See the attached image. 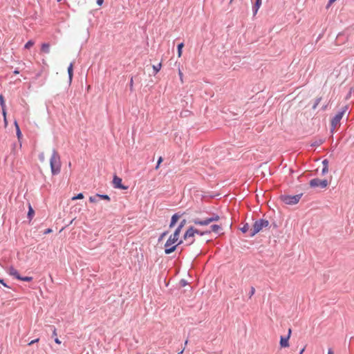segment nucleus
<instances>
[{
  "instance_id": "1",
  "label": "nucleus",
  "mask_w": 354,
  "mask_h": 354,
  "mask_svg": "<svg viewBox=\"0 0 354 354\" xmlns=\"http://www.w3.org/2000/svg\"><path fill=\"white\" fill-rule=\"evenodd\" d=\"M50 166L51 173L53 176L57 175L61 171V160L58 152L54 149L50 158Z\"/></svg>"
},
{
  "instance_id": "2",
  "label": "nucleus",
  "mask_w": 354,
  "mask_h": 354,
  "mask_svg": "<svg viewBox=\"0 0 354 354\" xmlns=\"http://www.w3.org/2000/svg\"><path fill=\"white\" fill-rule=\"evenodd\" d=\"M270 225V223L268 220L261 218L259 220H257L253 225L252 228L250 231V234L248 236L253 237L257 233H259L260 231H261L263 228L268 227Z\"/></svg>"
},
{
  "instance_id": "3",
  "label": "nucleus",
  "mask_w": 354,
  "mask_h": 354,
  "mask_svg": "<svg viewBox=\"0 0 354 354\" xmlns=\"http://www.w3.org/2000/svg\"><path fill=\"white\" fill-rule=\"evenodd\" d=\"M219 219L220 216L218 214L212 213L210 217L206 218L205 219L195 218L192 220V222H193L195 225L203 226L207 225L212 222L218 221Z\"/></svg>"
},
{
  "instance_id": "4",
  "label": "nucleus",
  "mask_w": 354,
  "mask_h": 354,
  "mask_svg": "<svg viewBox=\"0 0 354 354\" xmlns=\"http://www.w3.org/2000/svg\"><path fill=\"white\" fill-rule=\"evenodd\" d=\"M302 196H303L302 193L296 194L294 196L284 194V195H281L280 196V198H281V201H283V203H285L287 205H295L299 201V200Z\"/></svg>"
},
{
  "instance_id": "5",
  "label": "nucleus",
  "mask_w": 354,
  "mask_h": 354,
  "mask_svg": "<svg viewBox=\"0 0 354 354\" xmlns=\"http://www.w3.org/2000/svg\"><path fill=\"white\" fill-rule=\"evenodd\" d=\"M186 223H187V221L185 218L180 221L179 225L174 230L173 234H171L169 237V243H171L172 241L178 242L180 241L179 236H180V232H181L182 229L183 228V227L185 225Z\"/></svg>"
},
{
  "instance_id": "6",
  "label": "nucleus",
  "mask_w": 354,
  "mask_h": 354,
  "mask_svg": "<svg viewBox=\"0 0 354 354\" xmlns=\"http://www.w3.org/2000/svg\"><path fill=\"white\" fill-rule=\"evenodd\" d=\"M182 243L183 240H180L178 242L172 241L171 243H169L168 239L166 243H165V254H169L174 252L177 249L178 246L181 245Z\"/></svg>"
},
{
  "instance_id": "7",
  "label": "nucleus",
  "mask_w": 354,
  "mask_h": 354,
  "mask_svg": "<svg viewBox=\"0 0 354 354\" xmlns=\"http://www.w3.org/2000/svg\"><path fill=\"white\" fill-rule=\"evenodd\" d=\"M309 185L311 187H320L322 189L326 188L328 185V181L326 179L321 180L318 178H313L310 180Z\"/></svg>"
},
{
  "instance_id": "8",
  "label": "nucleus",
  "mask_w": 354,
  "mask_h": 354,
  "mask_svg": "<svg viewBox=\"0 0 354 354\" xmlns=\"http://www.w3.org/2000/svg\"><path fill=\"white\" fill-rule=\"evenodd\" d=\"M113 185L114 188L120 189H127L128 187L124 185L122 183V178L115 175L113 178Z\"/></svg>"
},
{
  "instance_id": "9",
  "label": "nucleus",
  "mask_w": 354,
  "mask_h": 354,
  "mask_svg": "<svg viewBox=\"0 0 354 354\" xmlns=\"http://www.w3.org/2000/svg\"><path fill=\"white\" fill-rule=\"evenodd\" d=\"M185 214V212H178L176 213H175L174 214H173L171 218L170 223L169 225V228L174 227L176 225V224L177 223V222L178 221V220L180 218V217L182 216H183Z\"/></svg>"
},
{
  "instance_id": "10",
  "label": "nucleus",
  "mask_w": 354,
  "mask_h": 354,
  "mask_svg": "<svg viewBox=\"0 0 354 354\" xmlns=\"http://www.w3.org/2000/svg\"><path fill=\"white\" fill-rule=\"evenodd\" d=\"M343 117V112H338L331 120V127L332 129L331 131H333L335 128L338 125L340 122L341 119Z\"/></svg>"
},
{
  "instance_id": "11",
  "label": "nucleus",
  "mask_w": 354,
  "mask_h": 354,
  "mask_svg": "<svg viewBox=\"0 0 354 354\" xmlns=\"http://www.w3.org/2000/svg\"><path fill=\"white\" fill-rule=\"evenodd\" d=\"M195 233H198L197 232V229L194 228L193 226H190L185 232L183 235V239L187 240L190 238H193L195 235Z\"/></svg>"
},
{
  "instance_id": "12",
  "label": "nucleus",
  "mask_w": 354,
  "mask_h": 354,
  "mask_svg": "<svg viewBox=\"0 0 354 354\" xmlns=\"http://www.w3.org/2000/svg\"><path fill=\"white\" fill-rule=\"evenodd\" d=\"M289 336H281L279 344L281 348H286L289 346Z\"/></svg>"
},
{
  "instance_id": "13",
  "label": "nucleus",
  "mask_w": 354,
  "mask_h": 354,
  "mask_svg": "<svg viewBox=\"0 0 354 354\" xmlns=\"http://www.w3.org/2000/svg\"><path fill=\"white\" fill-rule=\"evenodd\" d=\"M262 3V0H255L252 6L253 15H256Z\"/></svg>"
},
{
  "instance_id": "14",
  "label": "nucleus",
  "mask_w": 354,
  "mask_h": 354,
  "mask_svg": "<svg viewBox=\"0 0 354 354\" xmlns=\"http://www.w3.org/2000/svg\"><path fill=\"white\" fill-rule=\"evenodd\" d=\"M8 273L10 275L14 277L15 279H17L18 280L21 279V276L19 274V272L13 267H10L9 268Z\"/></svg>"
},
{
  "instance_id": "15",
  "label": "nucleus",
  "mask_w": 354,
  "mask_h": 354,
  "mask_svg": "<svg viewBox=\"0 0 354 354\" xmlns=\"http://www.w3.org/2000/svg\"><path fill=\"white\" fill-rule=\"evenodd\" d=\"M69 82H72L73 76V64L71 63L67 69Z\"/></svg>"
},
{
  "instance_id": "16",
  "label": "nucleus",
  "mask_w": 354,
  "mask_h": 354,
  "mask_svg": "<svg viewBox=\"0 0 354 354\" xmlns=\"http://www.w3.org/2000/svg\"><path fill=\"white\" fill-rule=\"evenodd\" d=\"M41 50L43 53H49V52H50V45H49V44H48V43L42 44L41 48Z\"/></svg>"
},
{
  "instance_id": "17",
  "label": "nucleus",
  "mask_w": 354,
  "mask_h": 354,
  "mask_svg": "<svg viewBox=\"0 0 354 354\" xmlns=\"http://www.w3.org/2000/svg\"><path fill=\"white\" fill-rule=\"evenodd\" d=\"M222 230V227L221 225L214 224L211 225V232H215L216 234L219 233V231Z\"/></svg>"
},
{
  "instance_id": "18",
  "label": "nucleus",
  "mask_w": 354,
  "mask_h": 354,
  "mask_svg": "<svg viewBox=\"0 0 354 354\" xmlns=\"http://www.w3.org/2000/svg\"><path fill=\"white\" fill-rule=\"evenodd\" d=\"M34 214H35V211L32 209V207H31L30 204H29L28 212V214H27L28 218L31 220L32 218V217L34 216Z\"/></svg>"
},
{
  "instance_id": "19",
  "label": "nucleus",
  "mask_w": 354,
  "mask_h": 354,
  "mask_svg": "<svg viewBox=\"0 0 354 354\" xmlns=\"http://www.w3.org/2000/svg\"><path fill=\"white\" fill-rule=\"evenodd\" d=\"M15 128H16L17 136L18 139H20V138L21 137L22 134H21V131L20 130V128H19L17 121L15 122Z\"/></svg>"
},
{
  "instance_id": "20",
  "label": "nucleus",
  "mask_w": 354,
  "mask_h": 354,
  "mask_svg": "<svg viewBox=\"0 0 354 354\" xmlns=\"http://www.w3.org/2000/svg\"><path fill=\"white\" fill-rule=\"evenodd\" d=\"M96 196H98V198L100 199L106 200L107 201H110L111 200L109 196L107 194H96Z\"/></svg>"
},
{
  "instance_id": "21",
  "label": "nucleus",
  "mask_w": 354,
  "mask_h": 354,
  "mask_svg": "<svg viewBox=\"0 0 354 354\" xmlns=\"http://www.w3.org/2000/svg\"><path fill=\"white\" fill-rule=\"evenodd\" d=\"M184 46V44L183 42L180 43L177 46V51H178V56L180 57L182 55V50Z\"/></svg>"
},
{
  "instance_id": "22",
  "label": "nucleus",
  "mask_w": 354,
  "mask_h": 354,
  "mask_svg": "<svg viewBox=\"0 0 354 354\" xmlns=\"http://www.w3.org/2000/svg\"><path fill=\"white\" fill-rule=\"evenodd\" d=\"M250 225L248 223H244L243 226L240 228V230L243 233H246L249 231Z\"/></svg>"
},
{
  "instance_id": "23",
  "label": "nucleus",
  "mask_w": 354,
  "mask_h": 354,
  "mask_svg": "<svg viewBox=\"0 0 354 354\" xmlns=\"http://www.w3.org/2000/svg\"><path fill=\"white\" fill-rule=\"evenodd\" d=\"M160 68H161V64L160 63H159L157 65H153V69L154 74H156L158 72H159Z\"/></svg>"
},
{
  "instance_id": "24",
  "label": "nucleus",
  "mask_w": 354,
  "mask_h": 354,
  "mask_svg": "<svg viewBox=\"0 0 354 354\" xmlns=\"http://www.w3.org/2000/svg\"><path fill=\"white\" fill-rule=\"evenodd\" d=\"M137 77V75L133 77V76H131V79H130V82H129V88H130V91H133V79H136Z\"/></svg>"
},
{
  "instance_id": "25",
  "label": "nucleus",
  "mask_w": 354,
  "mask_h": 354,
  "mask_svg": "<svg viewBox=\"0 0 354 354\" xmlns=\"http://www.w3.org/2000/svg\"><path fill=\"white\" fill-rule=\"evenodd\" d=\"M322 100V97H317L315 99V103L313 106V109H315L317 108V106H318V104H319V102H321Z\"/></svg>"
},
{
  "instance_id": "26",
  "label": "nucleus",
  "mask_w": 354,
  "mask_h": 354,
  "mask_svg": "<svg viewBox=\"0 0 354 354\" xmlns=\"http://www.w3.org/2000/svg\"><path fill=\"white\" fill-rule=\"evenodd\" d=\"M34 45V41L32 40H29L26 42V44L24 46V48L26 49H29L30 47H32Z\"/></svg>"
},
{
  "instance_id": "27",
  "label": "nucleus",
  "mask_w": 354,
  "mask_h": 354,
  "mask_svg": "<svg viewBox=\"0 0 354 354\" xmlns=\"http://www.w3.org/2000/svg\"><path fill=\"white\" fill-rule=\"evenodd\" d=\"M0 105L1 108H6L4 97L3 95H0Z\"/></svg>"
},
{
  "instance_id": "28",
  "label": "nucleus",
  "mask_w": 354,
  "mask_h": 354,
  "mask_svg": "<svg viewBox=\"0 0 354 354\" xmlns=\"http://www.w3.org/2000/svg\"><path fill=\"white\" fill-rule=\"evenodd\" d=\"M322 143H323V140L320 139V140H316L315 142L312 143L311 146L318 147V146L321 145Z\"/></svg>"
},
{
  "instance_id": "29",
  "label": "nucleus",
  "mask_w": 354,
  "mask_h": 354,
  "mask_svg": "<svg viewBox=\"0 0 354 354\" xmlns=\"http://www.w3.org/2000/svg\"><path fill=\"white\" fill-rule=\"evenodd\" d=\"M84 198V194L82 193H79L76 196H73L72 198V200H77V199H82Z\"/></svg>"
},
{
  "instance_id": "30",
  "label": "nucleus",
  "mask_w": 354,
  "mask_h": 354,
  "mask_svg": "<svg viewBox=\"0 0 354 354\" xmlns=\"http://www.w3.org/2000/svg\"><path fill=\"white\" fill-rule=\"evenodd\" d=\"M188 284L187 280L182 279L179 281V285L180 287H185Z\"/></svg>"
},
{
  "instance_id": "31",
  "label": "nucleus",
  "mask_w": 354,
  "mask_h": 354,
  "mask_svg": "<svg viewBox=\"0 0 354 354\" xmlns=\"http://www.w3.org/2000/svg\"><path fill=\"white\" fill-rule=\"evenodd\" d=\"M197 232L198 233H195V234H198L200 236H203L205 234H209L211 232V231H201L199 230H197Z\"/></svg>"
},
{
  "instance_id": "32",
  "label": "nucleus",
  "mask_w": 354,
  "mask_h": 354,
  "mask_svg": "<svg viewBox=\"0 0 354 354\" xmlns=\"http://www.w3.org/2000/svg\"><path fill=\"white\" fill-rule=\"evenodd\" d=\"M97 198L98 196H96V194L95 196H91L89 197V201L91 203H96L97 202Z\"/></svg>"
},
{
  "instance_id": "33",
  "label": "nucleus",
  "mask_w": 354,
  "mask_h": 354,
  "mask_svg": "<svg viewBox=\"0 0 354 354\" xmlns=\"http://www.w3.org/2000/svg\"><path fill=\"white\" fill-rule=\"evenodd\" d=\"M32 279L33 278L32 277H21V279H20L19 280L24 281H31Z\"/></svg>"
},
{
  "instance_id": "34",
  "label": "nucleus",
  "mask_w": 354,
  "mask_h": 354,
  "mask_svg": "<svg viewBox=\"0 0 354 354\" xmlns=\"http://www.w3.org/2000/svg\"><path fill=\"white\" fill-rule=\"evenodd\" d=\"M167 234H168L167 231L162 232L158 238V242L161 241L163 239V238L167 236Z\"/></svg>"
},
{
  "instance_id": "35",
  "label": "nucleus",
  "mask_w": 354,
  "mask_h": 354,
  "mask_svg": "<svg viewBox=\"0 0 354 354\" xmlns=\"http://www.w3.org/2000/svg\"><path fill=\"white\" fill-rule=\"evenodd\" d=\"M162 160H163V158L162 157H159L157 164H156V166L155 167L156 169H158L159 168L160 165L162 162Z\"/></svg>"
},
{
  "instance_id": "36",
  "label": "nucleus",
  "mask_w": 354,
  "mask_h": 354,
  "mask_svg": "<svg viewBox=\"0 0 354 354\" xmlns=\"http://www.w3.org/2000/svg\"><path fill=\"white\" fill-rule=\"evenodd\" d=\"M322 165L324 167L328 168V160L327 159H324L322 161Z\"/></svg>"
},
{
  "instance_id": "37",
  "label": "nucleus",
  "mask_w": 354,
  "mask_h": 354,
  "mask_svg": "<svg viewBox=\"0 0 354 354\" xmlns=\"http://www.w3.org/2000/svg\"><path fill=\"white\" fill-rule=\"evenodd\" d=\"M255 292V288L254 287L250 288V291L249 292V297H251Z\"/></svg>"
},
{
  "instance_id": "38",
  "label": "nucleus",
  "mask_w": 354,
  "mask_h": 354,
  "mask_svg": "<svg viewBox=\"0 0 354 354\" xmlns=\"http://www.w3.org/2000/svg\"><path fill=\"white\" fill-rule=\"evenodd\" d=\"M39 341V338L35 339H33V340L30 341V342L28 343V345L30 346V345H32V344H35V343L38 342Z\"/></svg>"
},
{
  "instance_id": "39",
  "label": "nucleus",
  "mask_w": 354,
  "mask_h": 354,
  "mask_svg": "<svg viewBox=\"0 0 354 354\" xmlns=\"http://www.w3.org/2000/svg\"><path fill=\"white\" fill-rule=\"evenodd\" d=\"M328 168L323 167L322 170V174L325 175L326 174L328 173Z\"/></svg>"
},
{
  "instance_id": "40",
  "label": "nucleus",
  "mask_w": 354,
  "mask_h": 354,
  "mask_svg": "<svg viewBox=\"0 0 354 354\" xmlns=\"http://www.w3.org/2000/svg\"><path fill=\"white\" fill-rule=\"evenodd\" d=\"M347 109H348V106L346 105L342 108V110L339 112H343V115H344L345 113V112L347 111Z\"/></svg>"
},
{
  "instance_id": "41",
  "label": "nucleus",
  "mask_w": 354,
  "mask_h": 354,
  "mask_svg": "<svg viewBox=\"0 0 354 354\" xmlns=\"http://www.w3.org/2000/svg\"><path fill=\"white\" fill-rule=\"evenodd\" d=\"M3 118H6V108H1Z\"/></svg>"
},
{
  "instance_id": "42",
  "label": "nucleus",
  "mask_w": 354,
  "mask_h": 354,
  "mask_svg": "<svg viewBox=\"0 0 354 354\" xmlns=\"http://www.w3.org/2000/svg\"><path fill=\"white\" fill-rule=\"evenodd\" d=\"M52 230L50 228H48L46 230H45V231L44 232V234H48L50 232H52Z\"/></svg>"
},
{
  "instance_id": "43",
  "label": "nucleus",
  "mask_w": 354,
  "mask_h": 354,
  "mask_svg": "<svg viewBox=\"0 0 354 354\" xmlns=\"http://www.w3.org/2000/svg\"><path fill=\"white\" fill-rule=\"evenodd\" d=\"M178 75H179V77H180V79L181 82H183V73L181 72L180 69H178Z\"/></svg>"
},
{
  "instance_id": "44",
  "label": "nucleus",
  "mask_w": 354,
  "mask_h": 354,
  "mask_svg": "<svg viewBox=\"0 0 354 354\" xmlns=\"http://www.w3.org/2000/svg\"><path fill=\"white\" fill-rule=\"evenodd\" d=\"M0 283L4 286V287H6V288H10L9 286H8V284L4 282V281L3 279H1V281H0Z\"/></svg>"
},
{
  "instance_id": "45",
  "label": "nucleus",
  "mask_w": 354,
  "mask_h": 354,
  "mask_svg": "<svg viewBox=\"0 0 354 354\" xmlns=\"http://www.w3.org/2000/svg\"><path fill=\"white\" fill-rule=\"evenodd\" d=\"M104 2V0H97L96 3L98 6H102Z\"/></svg>"
},
{
  "instance_id": "46",
  "label": "nucleus",
  "mask_w": 354,
  "mask_h": 354,
  "mask_svg": "<svg viewBox=\"0 0 354 354\" xmlns=\"http://www.w3.org/2000/svg\"><path fill=\"white\" fill-rule=\"evenodd\" d=\"M55 343H57L58 344H61V342L59 341V339L57 337L55 338Z\"/></svg>"
},
{
  "instance_id": "47",
  "label": "nucleus",
  "mask_w": 354,
  "mask_h": 354,
  "mask_svg": "<svg viewBox=\"0 0 354 354\" xmlns=\"http://www.w3.org/2000/svg\"><path fill=\"white\" fill-rule=\"evenodd\" d=\"M336 0H329L328 3V6H329L330 4H332L333 2H335Z\"/></svg>"
},
{
  "instance_id": "48",
  "label": "nucleus",
  "mask_w": 354,
  "mask_h": 354,
  "mask_svg": "<svg viewBox=\"0 0 354 354\" xmlns=\"http://www.w3.org/2000/svg\"><path fill=\"white\" fill-rule=\"evenodd\" d=\"M327 108H328V104H326V105H324V106L322 107V109L323 111H325V110H326V109H327Z\"/></svg>"
},
{
  "instance_id": "49",
  "label": "nucleus",
  "mask_w": 354,
  "mask_h": 354,
  "mask_svg": "<svg viewBox=\"0 0 354 354\" xmlns=\"http://www.w3.org/2000/svg\"><path fill=\"white\" fill-rule=\"evenodd\" d=\"M13 73L15 74V75H17L19 73V71L17 68L15 69L14 71H13Z\"/></svg>"
},
{
  "instance_id": "50",
  "label": "nucleus",
  "mask_w": 354,
  "mask_h": 354,
  "mask_svg": "<svg viewBox=\"0 0 354 354\" xmlns=\"http://www.w3.org/2000/svg\"><path fill=\"white\" fill-rule=\"evenodd\" d=\"M272 226H273V227H274V228H276V227H277V225L274 223H272V225H269V226H268V227H271Z\"/></svg>"
},
{
  "instance_id": "51",
  "label": "nucleus",
  "mask_w": 354,
  "mask_h": 354,
  "mask_svg": "<svg viewBox=\"0 0 354 354\" xmlns=\"http://www.w3.org/2000/svg\"><path fill=\"white\" fill-rule=\"evenodd\" d=\"M328 354H334L333 353V351L331 348H329L328 351Z\"/></svg>"
},
{
  "instance_id": "52",
  "label": "nucleus",
  "mask_w": 354,
  "mask_h": 354,
  "mask_svg": "<svg viewBox=\"0 0 354 354\" xmlns=\"http://www.w3.org/2000/svg\"><path fill=\"white\" fill-rule=\"evenodd\" d=\"M290 335H291V329L289 328L288 335L286 336H289V338H290Z\"/></svg>"
},
{
  "instance_id": "53",
  "label": "nucleus",
  "mask_w": 354,
  "mask_h": 354,
  "mask_svg": "<svg viewBox=\"0 0 354 354\" xmlns=\"http://www.w3.org/2000/svg\"><path fill=\"white\" fill-rule=\"evenodd\" d=\"M304 351H305V347H304L303 348L301 349V351H299V354H303Z\"/></svg>"
},
{
  "instance_id": "54",
  "label": "nucleus",
  "mask_w": 354,
  "mask_h": 354,
  "mask_svg": "<svg viewBox=\"0 0 354 354\" xmlns=\"http://www.w3.org/2000/svg\"><path fill=\"white\" fill-rule=\"evenodd\" d=\"M53 336H57L56 329L55 328H54V330H53Z\"/></svg>"
},
{
  "instance_id": "55",
  "label": "nucleus",
  "mask_w": 354,
  "mask_h": 354,
  "mask_svg": "<svg viewBox=\"0 0 354 354\" xmlns=\"http://www.w3.org/2000/svg\"><path fill=\"white\" fill-rule=\"evenodd\" d=\"M39 158L41 160H44V155L43 153H41V155H39Z\"/></svg>"
},
{
  "instance_id": "56",
  "label": "nucleus",
  "mask_w": 354,
  "mask_h": 354,
  "mask_svg": "<svg viewBox=\"0 0 354 354\" xmlns=\"http://www.w3.org/2000/svg\"><path fill=\"white\" fill-rule=\"evenodd\" d=\"M3 119H4L5 125L6 126L8 124L7 119H6V118H3Z\"/></svg>"
},
{
  "instance_id": "57",
  "label": "nucleus",
  "mask_w": 354,
  "mask_h": 354,
  "mask_svg": "<svg viewBox=\"0 0 354 354\" xmlns=\"http://www.w3.org/2000/svg\"><path fill=\"white\" fill-rule=\"evenodd\" d=\"M194 241H195V240H194V239H193L192 240V241H191L188 245H191V244H192V243L194 242Z\"/></svg>"
},
{
  "instance_id": "58",
  "label": "nucleus",
  "mask_w": 354,
  "mask_h": 354,
  "mask_svg": "<svg viewBox=\"0 0 354 354\" xmlns=\"http://www.w3.org/2000/svg\"><path fill=\"white\" fill-rule=\"evenodd\" d=\"M184 349H185V348H183V350H181L180 352H178V354H182V353H183V351H184Z\"/></svg>"
},
{
  "instance_id": "59",
  "label": "nucleus",
  "mask_w": 354,
  "mask_h": 354,
  "mask_svg": "<svg viewBox=\"0 0 354 354\" xmlns=\"http://www.w3.org/2000/svg\"><path fill=\"white\" fill-rule=\"evenodd\" d=\"M187 342H188V340H187H187H185V345H187Z\"/></svg>"
},
{
  "instance_id": "60",
  "label": "nucleus",
  "mask_w": 354,
  "mask_h": 354,
  "mask_svg": "<svg viewBox=\"0 0 354 354\" xmlns=\"http://www.w3.org/2000/svg\"><path fill=\"white\" fill-rule=\"evenodd\" d=\"M186 113H185V115H187V113H189V111H185Z\"/></svg>"
},
{
  "instance_id": "61",
  "label": "nucleus",
  "mask_w": 354,
  "mask_h": 354,
  "mask_svg": "<svg viewBox=\"0 0 354 354\" xmlns=\"http://www.w3.org/2000/svg\"><path fill=\"white\" fill-rule=\"evenodd\" d=\"M186 113H185V115H187V113H189V111H185Z\"/></svg>"
},
{
  "instance_id": "62",
  "label": "nucleus",
  "mask_w": 354,
  "mask_h": 354,
  "mask_svg": "<svg viewBox=\"0 0 354 354\" xmlns=\"http://www.w3.org/2000/svg\"><path fill=\"white\" fill-rule=\"evenodd\" d=\"M58 2H60L62 0H57Z\"/></svg>"
},
{
  "instance_id": "63",
  "label": "nucleus",
  "mask_w": 354,
  "mask_h": 354,
  "mask_svg": "<svg viewBox=\"0 0 354 354\" xmlns=\"http://www.w3.org/2000/svg\"><path fill=\"white\" fill-rule=\"evenodd\" d=\"M233 0H230V2L232 3Z\"/></svg>"
},
{
  "instance_id": "64",
  "label": "nucleus",
  "mask_w": 354,
  "mask_h": 354,
  "mask_svg": "<svg viewBox=\"0 0 354 354\" xmlns=\"http://www.w3.org/2000/svg\"><path fill=\"white\" fill-rule=\"evenodd\" d=\"M0 281H1V279L0 278Z\"/></svg>"
}]
</instances>
